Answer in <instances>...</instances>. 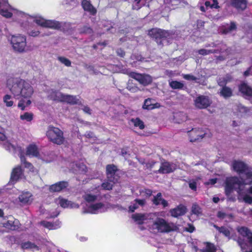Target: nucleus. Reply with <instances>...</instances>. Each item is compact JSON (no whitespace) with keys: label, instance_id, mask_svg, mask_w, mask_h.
I'll use <instances>...</instances> for the list:
<instances>
[{"label":"nucleus","instance_id":"f257e3e1","mask_svg":"<svg viewBox=\"0 0 252 252\" xmlns=\"http://www.w3.org/2000/svg\"><path fill=\"white\" fill-rule=\"evenodd\" d=\"M233 169L241 175V179L237 177L227 178L225 181V190L226 194H230L234 189L238 193V199L246 203L252 204V197L246 194L245 185L252 184V171L244 162L234 160L232 162Z\"/></svg>","mask_w":252,"mask_h":252},{"label":"nucleus","instance_id":"f03ea898","mask_svg":"<svg viewBox=\"0 0 252 252\" xmlns=\"http://www.w3.org/2000/svg\"><path fill=\"white\" fill-rule=\"evenodd\" d=\"M7 86L13 97L16 98H24L26 101H20L18 106L22 110L26 106L31 104L30 98L34 93V90L31 84L27 81L20 78H10L7 80Z\"/></svg>","mask_w":252,"mask_h":252},{"label":"nucleus","instance_id":"7ed1b4c3","mask_svg":"<svg viewBox=\"0 0 252 252\" xmlns=\"http://www.w3.org/2000/svg\"><path fill=\"white\" fill-rule=\"evenodd\" d=\"M152 228L159 232H168L176 231L178 229V226L173 223H169L161 218H158L155 220Z\"/></svg>","mask_w":252,"mask_h":252},{"label":"nucleus","instance_id":"20e7f679","mask_svg":"<svg viewBox=\"0 0 252 252\" xmlns=\"http://www.w3.org/2000/svg\"><path fill=\"white\" fill-rule=\"evenodd\" d=\"M10 41L13 49L15 52L23 53L26 51L27 42L25 36L21 35H12Z\"/></svg>","mask_w":252,"mask_h":252},{"label":"nucleus","instance_id":"39448f33","mask_svg":"<svg viewBox=\"0 0 252 252\" xmlns=\"http://www.w3.org/2000/svg\"><path fill=\"white\" fill-rule=\"evenodd\" d=\"M46 135L51 141L58 145L63 144L64 141L63 131L57 127H49Z\"/></svg>","mask_w":252,"mask_h":252},{"label":"nucleus","instance_id":"423d86ee","mask_svg":"<svg viewBox=\"0 0 252 252\" xmlns=\"http://www.w3.org/2000/svg\"><path fill=\"white\" fill-rule=\"evenodd\" d=\"M149 35L155 39L158 44H162L160 39H164L170 35L169 32L159 29H153L149 31Z\"/></svg>","mask_w":252,"mask_h":252},{"label":"nucleus","instance_id":"0eeeda50","mask_svg":"<svg viewBox=\"0 0 252 252\" xmlns=\"http://www.w3.org/2000/svg\"><path fill=\"white\" fill-rule=\"evenodd\" d=\"M231 78L229 76L220 79L218 81V84L222 88L220 90V94L225 98L231 97L232 95V90L231 88L224 86L226 83L231 81Z\"/></svg>","mask_w":252,"mask_h":252},{"label":"nucleus","instance_id":"6e6552de","mask_svg":"<svg viewBox=\"0 0 252 252\" xmlns=\"http://www.w3.org/2000/svg\"><path fill=\"white\" fill-rule=\"evenodd\" d=\"M4 5L5 7L0 9V14L5 18H11L13 14H16L18 15H21V16L27 17V16H28L23 12L19 11L17 9L12 8V6L8 3V2L5 3Z\"/></svg>","mask_w":252,"mask_h":252},{"label":"nucleus","instance_id":"1a4fd4ad","mask_svg":"<svg viewBox=\"0 0 252 252\" xmlns=\"http://www.w3.org/2000/svg\"><path fill=\"white\" fill-rule=\"evenodd\" d=\"M128 74L144 86L148 85L152 82V77L148 74H142L134 72H129Z\"/></svg>","mask_w":252,"mask_h":252},{"label":"nucleus","instance_id":"9d476101","mask_svg":"<svg viewBox=\"0 0 252 252\" xmlns=\"http://www.w3.org/2000/svg\"><path fill=\"white\" fill-rule=\"evenodd\" d=\"M211 103L209 97L205 95H199L194 99V104L198 109H204Z\"/></svg>","mask_w":252,"mask_h":252},{"label":"nucleus","instance_id":"9b49d317","mask_svg":"<svg viewBox=\"0 0 252 252\" xmlns=\"http://www.w3.org/2000/svg\"><path fill=\"white\" fill-rule=\"evenodd\" d=\"M24 176V170L20 165H17L13 168L10 176V182L15 183Z\"/></svg>","mask_w":252,"mask_h":252},{"label":"nucleus","instance_id":"f8f14e48","mask_svg":"<svg viewBox=\"0 0 252 252\" xmlns=\"http://www.w3.org/2000/svg\"><path fill=\"white\" fill-rule=\"evenodd\" d=\"M56 203L63 208H78L79 205L66 199L59 197L56 199Z\"/></svg>","mask_w":252,"mask_h":252},{"label":"nucleus","instance_id":"ddd939ff","mask_svg":"<svg viewBox=\"0 0 252 252\" xmlns=\"http://www.w3.org/2000/svg\"><path fill=\"white\" fill-rule=\"evenodd\" d=\"M105 210V206L101 203H98L90 205L87 210H84L83 213L96 214L104 212Z\"/></svg>","mask_w":252,"mask_h":252},{"label":"nucleus","instance_id":"4468645a","mask_svg":"<svg viewBox=\"0 0 252 252\" xmlns=\"http://www.w3.org/2000/svg\"><path fill=\"white\" fill-rule=\"evenodd\" d=\"M188 132L190 142L199 140L202 139L205 134V133L201 129L196 128H193Z\"/></svg>","mask_w":252,"mask_h":252},{"label":"nucleus","instance_id":"2eb2a0df","mask_svg":"<svg viewBox=\"0 0 252 252\" xmlns=\"http://www.w3.org/2000/svg\"><path fill=\"white\" fill-rule=\"evenodd\" d=\"M176 169V165L168 162H162L158 172L159 173H169L172 172Z\"/></svg>","mask_w":252,"mask_h":252},{"label":"nucleus","instance_id":"dca6fc26","mask_svg":"<svg viewBox=\"0 0 252 252\" xmlns=\"http://www.w3.org/2000/svg\"><path fill=\"white\" fill-rule=\"evenodd\" d=\"M151 216L149 214L136 213L132 215V218L137 223L142 224L146 222L149 219H151Z\"/></svg>","mask_w":252,"mask_h":252},{"label":"nucleus","instance_id":"f3484780","mask_svg":"<svg viewBox=\"0 0 252 252\" xmlns=\"http://www.w3.org/2000/svg\"><path fill=\"white\" fill-rule=\"evenodd\" d=\"M117 170V167L113 164L108 165L106 167L107 179L112 182H117L118 177L115 175Z\"/></svg>","mask_w":252,"mask_h":252},{"label":"nucleus","instance_id":"a211bd4d","mask_svg":"<svg viewBox=\"0 0 252 252\" xmlns=\"http://www.w3.org/2000/svg\"><path fill=\"white\" fill-rule=\"evenodd\" d=\"M186 207L183 205H180L176 208L171 209L170 211V212L172 217L177 218L179 216L184 215L186 213Z\"/></svg>","mask_w":252,"mask_h":252},{"label":"nucleus","instance_id":"6ab92c4d","mask_svg":"<svg viewBox=\"0 0 252 252\" xmlns=\"http://www.w3.org/2000/svg\"><path fill=\"white\" fill-rule=\"evenodd\" d=\"M68 186V183L65 181L58 182L50 187V191L51 192H59Z\"/></svg>","mask_w":252,"mask_h":252},{"label":"nucleus","instance_id":"aec40b11","mask_svg":"<svg viewBox=\"0 0 252 252\" xmlns=\"http://www.w3.org/2000/svg\"><path fill=\"white\" fill-rule=\"evenodd\" d=\"M81 4L84 10L89 12L90 14L94 15L96 13V9L87 0H83Z\"/></svg>","mask_w":252,"mask_h":252},{"label":"nucleus","instance_id":"412c9836","mask_svg":"<svg viewBox=\"0 0 252 252\" xmlns=\"http://www.w3.org/2000/svg\"><path fill=\"white\" fill-rule=\"evenodd\" d=\"M63 94L60 92L53 91V90L48 91V97L53 100L59 102H62Z\"/></svg>","mask_w":252,"mask_h":252},{"label":"nucleus","instance_id":"4be33fe9","mask_svg":"<svg viewBox=\"0 0 252 252\" xmlns=\"http://www.w3.org/2000/svg\"><path fill=\"white\" fill-rule=\"evenodd\" d=\"M26 155L30 157H37L39 152L37 146L33 144H30L27 147Z\"/></svg>","mask_w":252,"mask_h":252},{"label":"nucleus","instance_id":"5701e85b","mask_svg":"<svg viewBox=\"0 0 252 252\" xmlns=\"http://www.w3.org/2000/svg\"><path fill=\"white\" fill-rule=\"evenodd\" d=\"M145 203L146 201L144 199H136L129 206V210L131 212H133L139 207H142L145 205Z\"/></svg>","mask_w":252,"mask_h":252},{"label":"nucleus","instance_id":"b1692460","mask_svg":"<svg viewBox=\"0 0 252 252\" xmlns=\"http://www.w3.org/2000/svg\"><path fill=\"white\" fill-rule=\"evenodd\" d=\"M70 170L75 173H83L86 172L87 167L86 165L82 163L79 164L73 163L71 164Z\"/></svg>","mask_w":252,"mask_h":252},{"label":"nucleus","instance_id":"393cba45","mask_svg":"<svg viewBox=\"0 0 252 252\" xmlns=\"http://www.w3.org/2000/svg\"><path fill=\"white\" fill-rule=\"evenodd\" d=\"M19 222L17 220H8L6 222L2 223V226L6 228L14 230L19 228Z\"/></svg>","mask_w":252,"mask_h":252},{"label":"nucleus","instance_id":"a878e982","mask_svg":"<svg viewBox=\"0 0 252 252\" xmlns=\"http://www.w3.org/2000/svg\"><path fill=\"white\" fill-rule=\"evenodd\" d=\"M79 99L76 96L63 94L62 102L70 104H75L79 102Z\"/></svg>","mask_w":252,"mask_h":252},{"label":"nucleus","instance_id":"bb28decb","mask_svg":"<svg viewBox=\"0 0 252 252\" xmlns=\"http://www.w3.org/2000/svg\"><path fill=\"white\" fill-rule=\"evenodd\" d=\"M240 92L243 94V95L250 98L252 95V89L248 86L247 84L244 83L241 84L239 87Z\"/></svg>","mask_w":252,"mask_h":252},{"label":"nucleus","instance_id":"cd10ccee","mask_svg":"<svg viewBox=\"0 0 252 252\" xmlns=\"http://www.w3.org/2000/svg\"><path fill=\"white\" fill-rule=\"evenodd\" d=\"M154 204L156 205H162L163 207H166L168 206L167 202L161 197V194L158 193L157 195L154 197L153 200Z\"/></svg>","mask_w":252,"mask_h":252},{"label":"nucleus","instance_id":"c85d7f7f","mask_svg":"<svg viewBox=\"0 0 252 252\" xmlns=\"http://www.w3.org/2000/svg\"><path fill=\"white\" fill-rule=\"evenodd\" d=\"M19 199L23 204L30 203L32 200V194L28 192L23 193L19 196Z\"/></svg>","mask_w":252,"mask_h":252},{"label":"nucleus","instance_id":"c756f323","mask_svg":"<svg viewBox=\"0 0 252 252\" xmlns=\"http://www.w3.org/2000/svg\"><path fill=\"white\" fill-rule=\"evenodd\" d=\"M20 158L21 164L24 165L25 168L28 169L31 172H35V170L33 166L30 162L26 161V158L24 155H21Z\"/></svg>","mask_w":252,"mask_h":252},{"label":"nucleus","instance_id":"7c9ffc66","mask_svg":"<svg viewBox=\"0 0 252 252\" xmlns=\"http://www.w3.org/2000/svg\"><path fill=\"white\" fill-rule=\"evenodd\" d=\"M231 4L236 8L244 9L246 7V0H231Z\"/></svg>","mask_w":252,"mask_h":252},{"label":"nucleus","instance_id":"2f4dec72","mask_svg":"<svg viewBox=\"0 0 252 252\" xmlns=\"http://www.w3.org/2000/svg\"><path fill=\"white\" fill-rule=\"evenodd\" d=\"M159 106V104L158 103L153 104L152 103V99L148 98L145 100L143 108L145 109L151 110L155 108H158Z\"/></svg>","mask_w":252,"mask_h":252},{"label":"nucleus","instance_id":"473e14b6","mask_svg":"<svg viewBox=\"0 0 252 252\" xmlns=\"http://www.w3.org/2000/svg\"><path fill=\"white\" fill-rule=\"evenodd\" d=\"M45 28H48L53 29H58L61 27V24L59 22L55 20H46L45 23Z\"/></svg>","mask_w":252,"mask_h":252},{"label":"nucleus","instance_id":"72a5a7b5","mask_svg":"<svg viewBox=\"0 0 252 252\" xmlns=\"http://www.w3.org/2000/svg\"><path fill=\"white\" fill-rule=\"evenodd\" d=\"M41 224L45 227L48 228L50 230L56 229L60 227V222H58L55 223H53L50 222L43 221L41 222Z\"/></svg>","mask_w":252,"mask_h":252},{"label":"nucleus","instance_id":"f704fd0d","mask_svg":"<svg viewBox=\"0 0 252 252\" xmlns=\"http://www.w3.org/2000/svg\"><path fill=\"white\" fill-rule=\"evenodd\" d=\"M237 230L240 235L247 238L251 232L247 227L244 226L238 227Z\"/></svg>","mask_w":252,"mask_h":252},{"label":"nucleus","instance_id":"c9c22d12","mask_svg":"<svg viewBox=\"0 0 252 252\" xmlns=\"http://www.w3.org/2000/svg\"><path fill=\"white\" fill-rule=\"evenodd\" d=\"M169 84L173 89H182L184 87L183 83L177 81H169Z\"/></svg>","mask_w":252,"mask_h":252},{"label":"nucleus","instance_id":"e433bc0d","mask_svg":"<svg viewBox=\"0 0 252 252\" xmlns=\"http://www.w3.org/2000/svg\"><path fill=\"white\" fill-rule=\"evenodd\" d=\"M3 101L5 106L8 107H12L14 104L12 97L9 94H5L3 97Z\"/></svg>","mask_w":252,"mask_h":252},{"label":"nucleus","instance_id":"4c0bfd02","mask_svg":"<svg viewBox=\"0 0 252 252\" xmlns=\"http://www.w3.org/2000/svg\"><path fill=\"white\" fill-rule=\"evenodd\" d=\"M214 227L220 232L224 235L226 237L230 238V229L229 228L225 227H219L216 225H214Z\"/></svg>","mask_w":252,"mask_h":252},{"label":"nucleus","instance_id":"58836bf2","mask_svg":"<svg viewBox=\"0 0 252 252\" xmlns=\"http://www.w3.org/2000/svg\"><path fill=\"white\" fill-rule=\"evenodd\" d=\"M20 118L23 121L31 122L33 119V114L30 112H25L20 115Z\"/></svg>","mask_w":252,"mask_h":252},{"label":"nucleus","instance_id":"ea45409f","mask_svg":"<svg viewBox=\"0 0 252 252\" xmlns=\"http://www.w3.org/2000/svg\"><path fill=\"white\" fill-rule=\"evenodd\" d=\"M130 122L132 125H133L136 127H139L141 129L144 128L143 122L138 118L132 119L131 120Z\"/></svg>","mask_w":252,"mask_h":252},{"label":"nucleus","instance_id":"a19ab883","mask_svg":"<svg viewBox=\"0 0 252 252\" xmlns=\"http://www.w3.org/2000/svg\"><path fill=\"white\" fill-rule=\"evenodd\" d=\"M83 198L87 202L94 201L97 198V195L92 194L90 193H86L83 196Z\"/></svg>","mask_w":252,"mask_h":252},{"label":"nucleus","instance_id":"79ce46f5","mask_svg":"<svg viewBox=\"0 0 252 252\" xmlns=\"http://www.w3.org/2000/svg\"><path fill=\"white\" fill-rule=\"evenodd\" d=\"M117 182H112L108 179V181L103 183L101 185V187L106 190H110L112 189L114 184Z\"/></svg>","mask_w":252,"mask_h":252},{"label":"nucleus","instance_id":"37998d69","mask_svg":"<svg viewBox=\"0 0 252 252\" xmlns=\"http://www.w3.org/2000/svg\"><path fill=\"white\" fill-rule=\"evenodd\" d=\"M236 28L237 27L236 24L234 22H231L230 25L229 27L225 28V29H223L222 32L223 33L226 34L235 30Z\"/></svg>","mask_w":252,"mask_h":252},{"label":"nucleus","instance_id":"c03bdc74","mask_svg":"<svg viewBox=\"0 0 252 252\" xmlns=\"http://www.w3.org/2000/svg\"><path fill=\"white\" fill-rule=\"evenodd\" d=\"M22 248L24 249H32L35 250L37 249V247L34 244H32L30 242H27L23 243L22 244Z\"/></svg>","mask_w":252,"mask_h":252},{"label":"nucleus","instance_id":"a18cd8bd","mask_svg":"<svg viewBox=\"0 0 252 252\" xmlns=\"http://www.w3.org/2000/svg\"><path fill=\"white\" fill-rule=\"evenodd\" d=\"M34 21L38 25L41 26L42 27H45V23L47 20L44 19V18L41 17H34Z\"/></svg>","mask_w":252,"mask_h":252},{"label":"nucleus","instance_id":"49530a36","mask_svg":"<svg viewBox=\"0 0 252 252\" xmlns=\"http://www.w3.org/2000/svg\"><path fill=\"white\" fill-rule=\"evenodd\" d=\"M58 59L61 63L64 64L66 66H70L71 65V62L65 57H59Z\"/></svg>","mask_w":252,"mask_h":252},{"label":"nucleus","instance_id":"de8ad7c7","mask_svg":"<svg viewBox=\"0 0 252 252\" xmlns=\"http://www.w3.org/2000/svg\"><path fill=\"white\" fill-rule=\"evenodd\" d=\"M191 212L193 214L199 215L201 214V209L197 204H193L192 206Z\"/></svg>","mask_w":252,"mask_h":252},{"label":"nucleus","instance_id":"09e8293b","mask_svg":"<svg viewBox=\"0 0 252 252\" xmlns=\"http://www.w3.org/2000/svg\"><path fill=\"white\" fill-rule=\"evenodd\" d=\"M145 1L146 0H134L133 8L137 10L139 9L141 6L140 3L142 2V4H143Z\"/></svg>","mask_w":252,"mask_h":252},{"label":"nucleus","instance_id":"8fccbe9b","mask_svg":"<svg viewBox=\"0 0 252 252\" xmlns=\"http://www.w3.org/2000/svg\"><path fill=\"white\" fill-rule=\"evenodd\" d=\"M198 53L200 55L205 56V55H209V54L213 53V51L210 50H206V49H200V50H198Z\"/></svg>","mask_w":252,"mask_h":252},{"label":"nucleus","instance_id":"3c124183","mask_svg":"<svg viewBox=\"0 0 252 252\" xmlns=\"http://www.w3.org/2000/svg\"><path fill=\"white\" fill-rule=\"evenodd\" d=\"M189 187L193 190L196 189V182L194 180H190L189 182Z\"/></svg>","mask_w":252,"mask_h":252},{"label":"nucleus","instance_id":"603ef678","mask_svg":"<svg viewBox=\"0 0 252 252\" xmlns=\"http://www.w3.org/2000/svg\"><path fill=\"white\" fill-rule=\"evenodd\" d=\"M215 249L214 248V246L212 244H208L207 245L206 250L204 252H215Z\"/></svg>","mask_w":252,"mask_h":252},{"label":"nucleus","instance_id":"864d4df0","mask_svg":"<svg viewBox=\"0 0 252 252\" xmlns=\"http://www.w3.org/2000/svg\"><path fill=\"white\" fill-rule=\"evenodd\" d=\"M183 78L188 80H196L197 78L193 75L190 74H185L183 75Z\"/></svg>","mask_w":252,"mask_h":252},{"label":"nucleus","instance_id":"5fc2aeb1","mask_svg":"<svg viewBox=\"0 0 252 252\" xmlns=\"http://www.w3.org/2000/svg\"><path fill=\"white\" fill-rule=\"evenodd\" d=\"M127 89L130 92H132V93H135V92H137L138 90H139V89L138 87H136V86H132L130 85H128L127 87Z\"/></svg>","mask_w":252,"mask_h":252},{"label":"nucleus","instance_id":"6e6d98bb","mask_svg":"<svg viewBox=\"0 0 252 252\" xmlns=\"http://www.w3.org/2000/svg\"><path fill=\"white\" fill-rule=\"evenodd\" d=\"M220 6L218 5L217 0H212V3H211V8H218Z\"/></svg>","mask_w":252,"mask_h":252},{"label":"nucleus","instance_id":"4d7b16f0","mask_svg":"<svg viewBox=\"0 0 252 252\" xmlns=\"http://www.w3.org/2000/svg\"><path fill=\"white\" fill-rule=\"evenodd\" d=\"M81 32L84 33H91L92 30L89 27L85 26L83 28Z\"/></svg>","mask_w":252,"mask_h":252},{"label":"nucleus","instance_id":"13d9d810","mask_svg":"<svg viewBox=\"0 0 252 252\" xmlns=\"http://www.w3.org/2000/svg\"><path fill=\"white\" fill-rule=\"evenodd\" d=\"M250 74H252V66L250 67L249 69H248L244 73V75L245 76H248Z\"/></svg>","mask_w":252,"mask_h":252},{"label":"nucleus","instance_id":"bf43d9fd","mask_svg":"<svg viewBox=\"0 0 252 252\" xmlns=\"http://www.w3.org/2000/svg\"><path fill=\"white\" fill-rule=\"evenodd\" d=\"M6 139V136L5 134L3 133V129H1L0 131V141H4Z\"/></svg>","mask_w":252,"mask_h":252},{"label":"nucleus","instance_id":"052dcab7","mask_svg":"<svg viewBox=\"0 0 252 252\" xmlns=\"http://www.w3.org/2000/svg\"><path fill=\"white\" fill-rule=\"evenodd\" d=\"M227 215L222 212H219L218 213V215H217V216L220 218V219H224L226 217Z\"/></svg>","mask_w":252,"mask_h":252},{"label":"nucleus","instance_id":"680f3d73","mask_svg":"<svg viewBox=\"0 0 252 252\" xmlns=\"http://www.w3.org/2000/svg\"><path fill=\"white\" fill-rule=\"evenodd\" d=\"M217 182V179H211L208 181V182H206L205 184L206 185H214Z\"/></svg>","mask_w":252,"mask_h":252},{"label":"nucleus","instance_id":"e2e57ef3","mask_svg":"<svg viewBox=\"0 0 252 252\" xmlns=\"http://www.w3.org/2000/svg\"><path fill=\"white\" fill-rule=\"evenodd\" d=\"M155 163V162H154V161H151L150 162L146 163V167L147 168H152L153 167Z\"/></svg>","mask_w":252,"mask_h":252},{"label":"nucleus","instance_id":"0e129e2a","mask_svg":"<svg viewBox=\"0 0 252 252\" xmlns=\"http://www.w3.org/2000/svg\"><path fill=\"white\" fill-rule=\"evenodd\" d=\"M39 34V32L38 31H32L30 33V35L32 36H36Z\"/></svg>","mask_w":252,"mask_h":252},{"label":"nucleus","instance_id":"69168bd1","mask_svg":"<svg viewBox=\"0 0 252 252\" xmlns=\"http://www.w3.org/2000/svg\"><path fill=\"white\" fill-rule=\"evenodd\" d=\"M238 243L239 245L241 247L242 250L245 249V246L244 243L241 241L240 239H239L238 240Z\"/></svg>","mask_w":252,"mask_h":252},{"label":"nucleus","instance_id":"338daca9","mask_svg":"<svg viewBox=\"0 0 252 252\" xmlns=\"http://www.w3.org/2000/svg\"><path fill=\"white\" fill-rule=\"evenodd\" d=\"M245 189L246 190V194L248 195V193L252 195V186L250 187L248 189H246L245 187ZM249 195L251 196L249 194Z\"/></svg>","mask_w":252,"mask_h":252},{"label":"nucleus","instance_id":"774afa93","mask_svg":"<svg viewBox=\"0 0 252 252\" xmlns=\"http://www.w3.org/2000/svg\"><path fill=\"white\" fill-rule=\"evenodd\" d=\"M117 54L121 57H124L125 55V52L121 49H118L117 50Z\"/></svg>","mask_w":252,"mask_h":252}]
</instances>
